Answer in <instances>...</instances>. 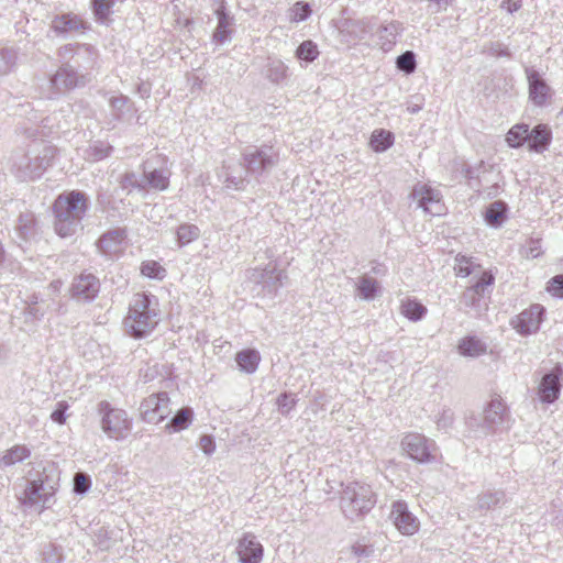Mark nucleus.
Returning a JSON list of instances; mask_svg holds the SVG:
<instances>
[{
    "label": "nucleus",
    "instance_id": "nucleus-28",
    "mask_svg": "<svg viewBox=\"0 0 563 563\" xmlns=\"http://www.w3.org/2000/svg\"><path fill=\"white\" fill-rule=\"evenodd\" d=\"M380 284L368 275H363L356 283L357 296L366 301L374 300L380 294Z\"/></svg>",
    "mask_w": 563,
    "mask_h": 563
},
{
    "label": "nucleus",
    "instance_id": "nucleus-27",
    "mask_svg": "<svg viewBox=\"0 0 563 563\" xmlns=\"http://www.w3.org/2000/svg\"><path fill=\"white\" fill-rule=\"evenodd\" d=\"M194 420L191 407H183L176 411L173 418L165 424V431L175 433L187 429Z\"/></svg>",
    "mask_w": 563,
    "mask_h": 563
},
{
    "label": "nucleus",
    "instance_id": "nucleus-44",
    "mask_svg": "<svg viewBox=\"0 0 563 563\" xmlns=\"http://www.w3.org/2000/svg\"><path fill=\"white\" fill-rule=\"evenodd\" d=\"M479 267L473 262L472 257H467L466 255L457 254L455 257V266L454 269L456 275L459 276H470L475 272V268Z\"/></svg>",
    "mask_w": 563,
    "mask_h": 563
},
{
    "label": "nucleus",
    "instance_id": "nucleus-11",
    "mask_svg": "<svg viewBox=\"0 0 563 563\" xmlns=\"http://www.w3.org/2000/svg\"><path fill=\"white\" fill-rule=\"evenodd\" d=\"M170 170L167 166L166 157L156 155L155 158L147 159L143 164V176L146 190L148 188L164 191L169 186Z\"/></svg>",
    "mask_w": 563,
    "mask_h": 563
},
{
    "label": "nucleus",
    "instance_id": "nucleus-9",
    "mask_svg": "<svg viewBox=\"0 0 563 563\" xmlns=\"http://www.w3.org/2000/svg\"><path fill=\"white\" fill-rule=\"evenodd\" d=\"M79 68L71 63H62L56 73L49 78L51 89L55 92H62L84 87L89 82L90 77L89 74L79 71Z\"/></svg>",
    "mask_w": 563,
    "mask_h": 563
},
{
    "label": "nucleus",
    "instance_id": "nucleus-46",
    "mask_svg": "<svg viewBox=\"0 0 563 563\" xmlns=\"http://www.w3.org/2000/svg\"><path fill=\"white\" fill-rule=\"evenodd\" d=\"M141 273L148 278L163 279L165 277V268L156 261H145L141 265Z\"/></svg>",
    "mask_w": 563,
    "mask_h": 563
},
{
    "label": "nucleus",
    "instance_id": "nucleus-23",
    "mask_svg": "<svg viewBox=\"0 0 563 563\" xmlns=\"http://www.w3.org/2000/svg\"><path fill=\"white\" fill-rule=\"evenodd\" d=\"M218 24L212 35V41L216 44H223L231 40V34L233 32V23L234 18L228 11L223 0L220 5L214 11Z\"/></svg>",
    "mask_w": 563,
    "mask_h": 563
},
{
    "label": "nucleus",
    "instance_id": "nucleus-20",
    "mask_svg": "<svg viewBox=\"0 0 563 563\" xmlns=\"http://www.w3.org/2000/svg\"><path fill=\"white\" fill-rule=\"evenodd\" d=\"M236 553L241 563H261L264 548L254 534L244 533L239 540Z\"/></svg>",
    "mask_w": 563,
    "mask_h": 563
},
{
    "label": "nucleus",
    "instance_id": "nucleus-51",
    "mask_svg": "<svg viewBox=\"0 0 563 563\" xmlns=\"http://www.w3.org/2000/svg\"><path fill=\"white\" fill-rule=\"evenodd\" d=\"M494 280L495 277L492 273L484 272L479 279L473 286H471V288L481 297H483L486 288L492 286L494 284Z\"/></svg>",
    "mask_w": 563,
    "mask_h": 563
},
{
    "label": "nucleus",
    "instance_id": "nucleus-31",
    "mask_svg": "<svg viewBox=\"0 0 563 563\" xmlns=\"http://www.w3.org/2000/svg\"><path fill=\"white\" fill-rule=\"evenodd\" d=\"M459 351L464 356L477 357L486 352V344L475 336L462 339L457 345Z\"/></svg>",
    "mask_w": 563,
    "mask_h": 563
},
{
    "label": "nucleus",
    "instance_id": "nucleus-62",
    "mask_svg": "<svg viewBox=\"0 0 563 563\" xmlns=\"http://www.w3.org/2000/svg\"><path fill=\"white\" fill-rule=\"evenodd\" d=\"M522 5V0H503L500 7L508 13L517 12Z\"/></svg>",
    "mask_w": 563,
    "mask_h": 563
},
{
    "label": "nucleus",
    "instance_id": "nucleus-26",
    "mask_svg": "<svg viewBox=\"0 0 563 563\" xmlns=\"http://www.w3.org/2000/svg\"><path fill=\"white\" fill-rule=\"evenodd\" d=\"M550 142L551 131L547 125L539 124L529 130L528 143L530 150L540 153L548 147Z\"/></svg>",
    "mask_w": 563,
    "mask_h": 563
},
{
    "label": "nucleus",
    "instance_id": "nucleus-53",
    "mask_svg": "<svg viewBox=\"0 0 563 563\" xmlns=\"http://www.w3.org/2000/svg\"><path fill=\"white\" fill-rule=\"evenodd\" d=\"M246 184H247V180L245 177H243L241 175L234 176V175L230 174L229 172L225 173L224 185L227 188L242 190L245 188Z\"/></svg>",
    "mask_w": 563,
    "mask_h": 563
},
{
    "label": "nucleus",
    "instance_id": "nucleus-21",
    "mask_svg": "<svg viewBox=\"0 0 563 563\" xmlns=\"http://www.w3.org/2000/svg\"><path fill=\"white\" fill-rule=\"evenodd\" d=\"M506 415L507 412L504 401L500 398L492 399L482 415L483 432L488 433L495 431L499 426L504 423Z\"/></svg>",
    "mask_w": 563,
    "mask_h": 563
},
{
    "label": "nucleus",
    "instance_id": "nucleus-13",
    "mask_svg": "<svg viewBox=\"0 0 563 563\" xmlns=\"http://www.w3.org/2000/svg\"><path fill=\"white\" fill-rule=\"evenodd\" d=\"M410 196L426 213L431 216L443 214L445 207L442 202V195L438 189L427 184L418 183L412 188Z\"/></svg>",
    "mask_w": 563,
    "mask_h": 563
},
{
    "label": "nucleus",
    "instance_id": "nucleus-3",
    "mask_svg": "<svg viewBox=\"0 0 563 563\" xmlns=\"http://www.w3.org/2000/svg\"><path fill=\"white\" fill-rule=\"evenodd\" d=\"M56 147L45 142H35L27 154L14 163L16 176L22 180H34L43 175L56 156Z\"/></svg>",
    "mask_w": 563,
    "mask_h": 563
},
{
    "label": "nucleus",
    "instance_id": "nucleus-58",
    "mask_svg": "<svg viewBox=\"0 0 563 563\" xmlns=\"http://www.w3.org/2000/svg\"><path fill=\"white\" fill-rule=\"evenodd\" d=\"M481 296L475 292L471 287L466 288L462 295L461 301L466 307H476L479 303Z\"/></svg>",
    "mask_w": 563,
    "mask_h": 563
},
{
    "label": "nucleus",
    "instance_id": "nucleus-38",
    "mask_svg": "<svg viewBox=\"0 0 563 563\" xmlns=\"http://www.w3.org/2000/svg\"><path fill=\"white\" fill-rule=\"evenodd\" d=\"M266 76L272 82H283L288 77V67L279 59H269Z\"/></svg>",
    "mask_w": 563,
    "mask_h": 563
},
{
    "label": "nucleus",
    "instance_id": "nucleus-25",
    "mask_svg": "<svg viewBox=\"0 0 563 563\" xmlns=\"http://www.w3.org/2000/svg\"><path fill=\"white\" fill-rule=\"evenodd\" d=\"M506 493L503 489H488L478 494L475 510L488 511L506 503Z\"/></svg>",
    "mask_w": 563,
    "mask_h": 563
},
{
    "label": "nucleus",
    "instance_id": "nucleus-40",
    "mask_svg": "<svg viewBox=\"0 0 563 563\" xmlns=\"http://www.w3.org/2000/svg\"><path fill=\"white\" fill-rule=\"evenodd\" d=\"M200 235V230L195 224H181L177 229V241L180 245L189 244L197 240Z\"/></svg>",
    "mask_w": 563,
    "mask_h": 563
},
{
    "label": "nucleus",
    "instance_id": "nucleus-12",
    "mask_svg": "<svg viewBox=\"0 0 563 563\" xmlns=\"http://www.w3.org/2000/svg\"><path fill=\"white\" fill-rule=\"evenodd\" d=\"M100 288V279L96 275L82 272L73 278L69 294L77 302L89 303L98 297Z\"/></svg>",
    "mask_w": 563,
    "mask_h": 563
},
{
    "label": "nucleus",
    "instance_id": "nucleus-43",
    "mask_svg": "<svg viewBox=\"0 0 563 563\" xmlns=\"http://www.w3.org/2000/svg\"><path fill=\"white\" fill-rule=\"evenodd\" d=\"M117 0H91V9L98 21H106Z\"/></svg>",
    "mask_w": 563,
    "mask_h": 563
},
{
    "label": "nucleus",
    "instance_id": "nucleus-2",
    "mask_svg": "<svg viewBox=\"0 0 563 563\" xmlns=\"http://www.w3.org/2000/svg\"><path fill=\"white\" fill-rule=\"evenodd\" d=\"M90 207L86 192L70 190L60 194L53 203L54 229L60 238H69L82 230V220Z\"/></svg>",
    "mask_w": 563,
    "mask_h": 563
},
{
    "label": "nucleus",
    "instance_id": "nucleus-45",
    "mask_svg": "<svg viewBox=\"0 0 563 563\" xmlns=\"http://www.w3.org/2000/svg\"><path fill=\"white\" fill-rule=\"evenodd\" d=\"M16 52L13 48L0 49V76L9 74L15 65Z\"/></svg>",
    "mask_w": 563,
    "mask_h": 563
},
{
    "label": "nucleus",
    "instance_id": "nucleus-8",
    "mask_svg": "<svg viewBox=\"0 0 563 563\" xmlns=\"http://www.w3.org/2000/svg\"><path fill=\"white\" fill-rule=\"evenodd\" d=\"M56 486L57 479L43 472L36 478L27 482L23 503L29 506L42 505V507H46L56 492Z\"/></svg>",
    "mask_w": 563,
    "mask_h": 563
},
{
    "label": "nucleus",
    "instance_id": "nucleus-48",
    "mask_svg": "<svg viewBox=\"0 0 563 563\" xmlns=\"http://www.w3.org/2000/svg\"><path fill=\"white\" fill-rule=\"evenodd\" d=\"M311 14V8L307 2L298 1L290 9V19L292 21H305Z\"/></svg>",
    "mask_w": 563,
    "mask_h": 563
},
{
    "label": "nucleus",
    "instance_id": "nucleus-14",
    "mask_svg": "<svg viewBox=\"0 0 563 563\" xmlns=\"http://www.w3.org/2000/svg\"><path fill=\"white\" fill-rule=\"evenodd\" d=\"M388 518L402 536H413L419 530V519L404 500L393 501Z\"/></svg>",
    "mask_w": 563,
    "mask_h": 563
},
{
    "label": "nucleus",
    "instance_id": "nucleus-34",
    "mask_svg": "<svg viewBox=\"0 0 563 563\" xmlns=\"http://www.w3.org/2000/svg\"><path fill=\"white\" fill-rule=\"evenodd\" d=\"M369 144L375 152H385L394 144V134L384 129H377L372 133Z\"/></svg>",
    "mask_w": 563,
    "mask_h": 563
},
{
    "label": "nucleus",
    "instance_id": "nucleus-55",
    "mask_svg": "<svg viewBox=\"0 0 563 563\" xmlns=\"http://www.w3.org/2000/svg\"><path fill=\"white\" fill-rule=\"evenodd\" d=\"M129 102V98L125 96H117L110 99V106L113 110V114L117 119H121L123 115V108Z\"/></svg>",
    "mask_w": 563,
    "mask_h": 563
},
{
    "label": "nucleus",
    "instance_id": "nucleus-17",
    "mask_svg": "<svg viewBox=\"0 0 563 563\" xmlns=\"http://www.w3.org/2000/svg\"><path fill=\"white\" fill-rule=\"evenodd\" d=\"M544 312L545 309L542 305L533 303L528 309L520 312L516 319L511 321V324L521 335H529L539 330Z\"/></svg>",
    "mask_w": 563,
    "mask_h": 563
},
{
    "label": "nucleus",
    "instance_id": "nucleus-4",
    "mask_svg": "<svg viewBox=\"0 0 563 563\" xmlns=\"http://www.w3.org/2000/svg\"><path fill=\"white\" fill-rule=\"evenodd\" d=\"M375 503L372 487L363 483H350L341 492V509L345 517L351 519L367 514Z\"/></svg>",
    "mask_w": 563,
    "mask_h": 563
},
{
    "label": "nucleus",
    "instance_id": "nucleus-39",
    "mask_svg": "<svg viewBox=\"0 0 563 563\" xmlns=\"http://www.w3.org/2000/svg\"><path fill=\"white\" fill-rule=\"evenodd\" d=\"M113 147L109 143L96 141L90 144L88 150V158L98 162L111 155Z\"/></svg>",
    "mask_w": 563,
    "mask_h": 563
},
{
    "label": "nucleus",
    "instance_id": "nucleus-59",
    "mask_svg": "<svg viewBox=\"0 0 563 563\" xmlns=\"http://www.w3.org/2000/svg\"><path fill=\"white\" fill-rule=\"evenodd\" d=\"M488 51L489 54L495 57H511L508 46L503 43H492Z\"/></svg>",
    "mask_w": 563,
    "mask_h": 563
},
{
    "label": "nucleus",
    "instance_id": "nucleus-42",
    "mask_svg": "<svg viewBox=\"0 0 563 563\" xmlns=\"http://www.w3.org/2000/svg\"><path fill=\"white\" fill-rule=\"evenodd\" d=\"M396 67L400 71L410 75L417 68L416 54L412 51H406L396 58Z\"/></svg>",
    "mask_w": 563,
    "mask_h": 563
},
{
    "label": "nucleus",
    "instance_id": "nucleus-15",
    "mask_svg": "<svg viewBox=\"0 0 563 563\" xmlns=\"http://www.w3.org/2000/svg\"><path fill=\"white\" fill-rule=\"evenodd\" d=\"M57 56L62 63H70L77 67L89 69L95 63V49L87 44H66L58 48Z\"/></svg>",
    "mask_w": 563,
    "mask_h": 563
},
{
    "label": "nucleus",
    "instance_id": "nucleus-18",
    "mask_svg": "<svg viewBox=\"0 0 563 563\" xmlns=\"http://www.w3.org/2000/svg\"><path fill=\"white\" fill-rule=\"evenodd\" d=\"M562 376L563 368L560 364H556L549 373L542 376L538 388L542 402L552 404L559 398L562 388Z\"/></svg>",
    "mask_w": 563,
    "mask_h": 563
},
{
    "label": "nucleus",
    "instance_id": "nucleus-22",
    "mask_svg": "<svg viewBox=\"0 0 563 563\" xmlns=\"http://www.w3.org/2000/svg\"><path fill=\"white\" fill-rule=\"evenodd\" d=\"M126 239V230L117 228L104 232L97 241V247L106 256H113L121 252Z\"/></svg>",
    "mask_w": 563,
    "mask_h": 563
},
{
    "label": "nucleus",
    "instance_id": "nucleus-19",
    "mask_svg": "<svg viewBox=\"0 0 563 563\" xmlns=\"http://www.w3.org/2000/svg\"><path fill=\"white\" fill-rule=\"evenodd\" d=\"M526 76L529 86V99L538 107L544 106L551 97V87L536 69L526 68Z\"/></svg>",
    "mask_w": 563,
    "mask_h": 563
},
{
    "label": "nucleus",
    "instance_id": "nucleus-47",
    "mask_svg": "<svg viewBox=\"0 0 563 563\" xmlns=\"http://www.w3.org/2000/svg\"><path fill=\"white\" fill-rule=\"evenodd\" d=\"M454 422V412L451 408H443L438 416L435 423L440 431L448 432Z\"/></svg>",
    "mask_w": 563,
    "mask_h": 563
},
{
    "label": "nucleus",
    "instance_id": "nucleus-1",
    "mask_svg": "<svg viewBox=\"0 0 563 563\" xmlns=\"http://www.w3.org/2000/svg\"><path fill=\"white\" fill-rule=\"evenodd\" d=\"M162 311L156 296L137 292L129 303L128 314L123 319L125 333L135 339H144L153 333L161 322Z\"/></svg>",
    "mask_w": 563,
    "mask_h": 563
},
{
    "label": "nucleus",
    "instance_id": "nucleus-49",
    "mask_svg": "<svg viewBox=\"0 0 563 563\" xmlns=\"http://www.w3.org/2000/svg\"><path fill=\"white\" fill-rule=\"evenodd\" d=\"M91 487L90 476L86 473L78 472L74 476V492L78 495L86 494Z\"/></svg>",
    "mask_w": 563,
    "mask_h": 563
},
{
    "label": "nucleus",
    "instance_id": "nucleus-54",
    "mask_svg": "<svg viewBox=\"0 0 563 563\" xmlns=\"http://www.w3.org/2000/svg\"><path fill=\"white\" fill-rule=\"evenodd\" d=\"M547 290L552 296L563 298V274L552 277L548 283Z\"/></svg>",
    "mask_w": 563,
    "mask_h": 563
},
{
    "label": "nucleus",
    "instance_id": "nucleus-10",
    "mask_svg": "<svg viewBox=\"0 0 563 563\" xmlns=\"http://www.w3.org/2000/svg\"><path fill=\"white\" fill-rule=\"evenodd\" d=\"M172 413L170 399L166 391L152 394L140 405V415L144 422L159 423Z\"/></svg>",
    "mask_w": 563,
    "mask_h": 563
},
{
    "label": "nucleus",
    "instance_id": "nucleus-57",
    "mask_svg": "<svg viewBox=\"0 0 563 563\" xmlns=\"http://www.w3.org/2000/svg\"><path fill=\"white\" fill-rule=\"evenodd\" d=\"M277 405H278L279 410L282 411V413H288L294 408V406L296 405V399L291 395L282 394L277 398Z\"/></svg>",
    "mask_w": 563,
    "mask_h": 563
},
{
    "label": "nucleus",
    "instance_id": "nucleus-61",
    "mask_svg": "<svg viewBox=\"0 0 563 563\" xmlns=\"http://www.w3.org/2000/svg\"><path fill=\"white\" fill-rule=\"evenodd\" d=\"M351 550L352 553L358 559L368 558L374 553V549L372 547L362 543L353 544Z\"/></svg>",
    "mask_w": 563,
    "mask_h": 563
},
{
    "label": "nucleus",
    "instance_id": "nucleus-63",
    "mask_svg": "<svg viewBox=\"0 0 563 563\" xmlns=\"http://www.w3.org/2000/svg\"><path fill=\"white\" fill-rule=\"evenodd\" d=\"M466 424L474 429V428H481L482 429V424H483V417L479 416V417H476L474 415L470 416L466 418Z\"/></svg>",
    "mask_w": 563,
    "mask_h": 563
},
{
    "label": "nucleus",
    "instance_id": "nucleus-35",
    "mask_svg": "<svg viewBox=\"0 0 563 563\" xmlns=\"http://www.w3.org/2000/svg\"><path fill=\"white\" fill-rule=\"evenodd\" d=\"M15 229L23 240H29L35 232L34 214L30 211L21 212Z\"/></svg>",
    "mask_w": 563,
    "mask_h": 563
},
{
    "label": "nucleus",
    "instance_id": "nucleus-36",
    "mask_svg": "<svg viewBox=\"0 0 563 563\" xmlns=\"http://www.w3.org/2000/svg\"><path fill=\"white\" fill-rule=\"evenodd\" d=\"M529 137V126L527 124H517L507 133L506 141L510 147L521 146Z\"/></svg>",
    "mask_w": 563,
    "mask_h": 563
},
{
    "label": "nucleus",
    "instance_id": "nucleus-64",
    "mask_svg": "<svg viewBox=\"0 0 563 563\" xmlns=\"http://www.w3.org/2000/svg\"><path fill=\"white\" fill-rule=\"evenodd\" d=\"M97 202L102 207L103 210H107L110 201L108 200L104 194L98 192Z\"/></svg>",
    "mask_w": 563,
    "mask_h": 563
},
{
    "label": "nucleus",
    "instance_id": "nucleus-50",
    "mask_svg": "<svg viewBox=\"0 0 563 563\" xmlns=\"http://www.w3.org/2000/svg\"><path fill=\"white\" fill-rule=\"evenodd\" d=\"M542 254L541 240L529 239L522 247V255L527 258H537Z\"/></svg>",
    "mask_w": 563,
    "mask_h": 563
},
{
    "label": "nucleus",
    "instance_id": "nucleus-7",
    "mask_svg": "<svg viewBox=\"0 0 563 563\" xmlns=\"http://www.w3.org/2000/svg\"><path fill=\"white\" fill-rule=\"evenodd\" d=\"M242 162L246 173L257 178L276 165L277 155L272 146H250L243 152Z\"/></svg>",
    "mask_w": 563,
    "mask_h": 563
},
{
    "label": "nucleus",
    "instance_id": "nucleus-6",
    "mask_svg": "<svg viewBox=\"0 0 563 563\" xmlns=\"http://www.w3.org/2000/svg\"><path fill=\"white\" fill-rule=\"evenodd\" d=\"M401 449L408 457L420 464L434 462L438 452L434 440L417 432L408 433L402 438Z\"/></svg>",
    "mask_w": 563,
    "mask_h": 563
},
{
    "label": "nucleus",
    "instance_id": "nucleus-33",
    "mask_svg": "<svg viewBox=\"0 0 563 563\" xmlns=\"http://www.w3.org/2000/svg\"><path fill=\"white\" fill-rule=\"evenodd\" d=\"M507 205L504 201L490 203L485 211V220L492 227H499L506 219Z\"/></svg>",
    "mask_w": 563,
    "mask_h": 563
},
{
    "label": "nucleus",
    "instance_id": "nucleus-41",
    "mask_svg": "<svg viewBox=\"0 0 563 563\" xmlns=\"http://www.w3.org/2000/svg\"><path fill=\"white\" fill-rule=\"evenodd\" d=\"M318 55V47L310 40L302 42L296 49V57L306 63H312Z\"/></svg>",
    "mask_w": 563,
    "mask_h": 563
},
{
    "label": "nucleus",
    "instance_id": "nucleus-16",
    "mask_svg": "<svg viewBox=\"0 0 563 563\" xmlns=\"http://www.w3.org/2000/svg\"><path fill=\"white\" fill-rule=\"evenodd\" d=\"M286 275L277 271L275 266L267 265L265 268H252L249 271V279L262 286V290L268 295H276L284 284Z\"/></svg>",
    "mask_w": 563,
    "mask_h": 563
},
{
    "label": "nucleus",
    "instance_id": "nucleus-60",
    "mask_svg": "<svg viewBox=\"0 0 563 563\" xmlns=\"http://www.w3.org/2000/svg\"><path fill=\"white\" fill-rule=\"evenodd\" d=\"M199 446L207 455H211L216 450V443L211 435L203 434L199 440Z\"/></svg>",
    "mask_w": 563,
    "mask_h": 563
},
{
    "label": "nucleus",
    "instance_id": "nucleus-5",
    "mask_svg": "<svg viewBox=\"0 0 563 563\" xmlns=\"http://www.w3.org/2000/svg\"><path fill=\"white\" fill-rule=\"evenodd\" d=\"M98 411L101 416V428L109 438L115 440L125 438L132 426L126 411L113 408L106 400L99 402Z\"/></svg>",
    "mask_w": 563,
    "mask_h": 563
},
{
    "label": "nucleus",
    "instance_id": "nucleus-56",
    "mask_svg": "<svg viewBox=\"0 0 563 563\" xmlns=\"http://www.w3.org/2000/svg\"><path fill=\"white\" fill-rule=\"evenodd\" d=\"M43 560L45 563H60L62 553L54 544H48L43 550Z\"/></svg>",
    "mask_w": 563,
    "mask_h": 563
},
{
    "label": "nucleus",
    "instance_id": "nucleus-30",
    "mask_svg": "<svg viewBox=\"0 0 563 563\" xmlns=\"http://www.w3.org/2000/svg\"><path fill=\"white\" fill-rule=\"evenodd\" d=\"M400 311L407 319L417 322L424 318L428 309L417 299L407 298L401 301Z\"/></svg>",
    "mask_w": 563,
    "mask_h": 563
},
{
    "label": "nucleus",
    "instance_id": "nucleus-29",
    "mask_svg": "<svg viewBox=\"0 0 563 563\" xmlns=\"http://www.w3.org/2000/svg\"><path fill=\"white\" fill-rule=\"evenodd\" d=\"M260 361L261 355L258 351L254 349L242 350L235 355V362L240 369L249 374H252L257 369Z\"/></svg>",
    "mask_w": 563,
    "mask_h": 563
},
{
    "label": "nucleus",
    "instance_id": "nucleus-37",
    "mask_svg": "<svg viewBox=\"0 0 563 563\" xmlns=\"http://www.w3.org/2000/svg\"><path fill=\"white\" fill-rule=\"evenodd\" d=\"M120 187L131 194L134 189L139 191H146L144 176L139 177L135 173L129 172L121 176Z\"/></svg>",
    "mask_w": 563,
    "mask_h": 563
},
{
    "label": "nucleus",
    "instance_id": "nucleus-32",
    "mask_svg": "<svg viewBox=\"0 0 563 563\" xmlns=\"http://www.w3.org/2000/svg\"><path fill=\"white\" fill-rule=\"evenodd\" d=\"M31 451L25 445H14L9 449L0 460V468L14 465L30 457Z\"/></svg>",
    "mask_w": 563,
    "mask_h": 563
},
{
    "label": "nucleus",
    "instance_id": "nucleus-24",
    "mask_svg": "<svg viewBox=\"0 0 563 563\" xmlns=\"http://www.w3.org/2000/svg\"><path fill=\"white\" fill-rule=\"evenodd\" d=\"M51 29L57 35H66L74 31L84 29L82 20L73 13L56 15L51 23Z\"/></svg>",
    "mask_w": 563,
    "mask_h": 563
},
{
    "label": "nucleus",
    "instance_id": "nucleus-52",
    "mask_svg": "<svg viewBox=\"0 0 563 563\" xmlns=\"http://www.w3.org/2000/svg\"><path fill=\"white\" fill-rule=\"evenodd\" d=\"M68 408L69 405L67 401H58L55 410L51 413V419L58 424H64L67 419L66 411L68 410Z\"/></svg>",
    "mask_w": 563,
    "mask_h": 563
}]
</instances>
